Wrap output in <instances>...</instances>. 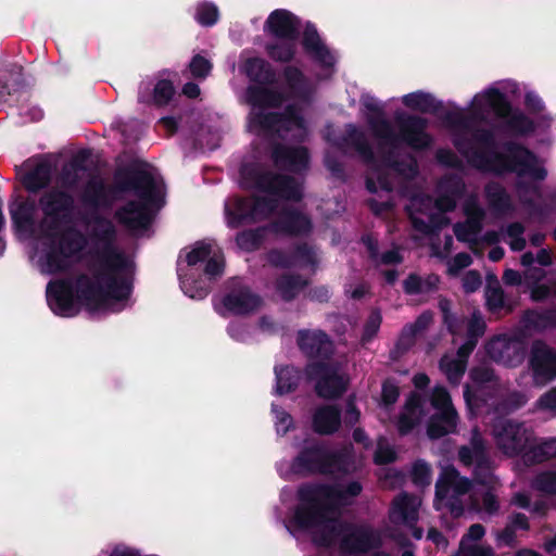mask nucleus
Segmentation results:
<instances>
[{
  "mask_svg": "<svg viewBox=\"0 0 556 556\" xmlns=\"http://www.w3.org/2000/svg\"><path fill=\"white\" fill-rule=\"evenodd\" d=\"M556 457V438H551L544 442L530 446L523 453L526 464H541Z\"/></svg>",
  "mask_w": 556,
  "mask_h": 556,
  "instance_id": "79ce46f5",
  "label": "nucleus"
},
{
  "mask_svg": "<svg viewBox=\"0 0 556 556\" xmlns=\"http://www.w3.org/2000/svg\"><path fill=\"white\" fill-rule=\"evenodd\" d=\"M47 237L49 241L45 244L40 263L42 271L49 275L68 271L72 267V258L87 245L84 233L73 225L67 226L61 232L51 231Z\"/></svg>",
  "mask_w": 556,
  "mask_h": 556,
  "instance_id": "1a4fd4ad",
  "label": "nucleus"
},
{
  "mask_svg": "<svg viewBox=\"0 0 556 556\" xmlns=\"http://www.w3.org/2000/svg\"><path fill=\"white\" fill-rule=\"evenodd\" d=\"M370 166L371 175H368L365 179L366 189L370 193H377L378 189L387 192L393 190V184L389 173L390 168H386L378 163L375 156L374 163H367Z\"/></svg>",
  "mask_w": 556,
  "mask_h": 556,
  "instance_id": "4c0bfd02",
  "label": "nucleus"
},
{
  "mask_svg": "<svg viewBox=\"0 0 556 556\" xmlns=\"http://www.w3.org/2000/svg\"><path fill=\"white\" fill-rule=\"evenodd\" d=\"M389 518L392 523L413 527L418 520L415 498L407 493L396 496L392 502Z\"/></svg>",
  "mask_w": 556,
  "mask_h": 556,
  "instance_id": "bb28decb",
  "label": "nucleus"
},
{
  "mask_svg": "<svg viewBox=\"0 0 556 556\" xmlns=\"http://www.w3.org/2000/svg\"><path fill=\"white\" fill-rule=\"evenodd\" d=\"M195 18L202 26H213L218 21V9L213 2H202L198 8Z\"/></svg>",
  "mask_w": 556,
  "mask_h": 556,
  "instance_id": "052dcab7",
  "label": "nucleus"
},
{
  "mask_svg": "<svg viewBox=\"0 0 556 556\" xmlns=\"http://www.w3.org/2000/svg\"><path fill=\"white\" fill-rule=\"evenodd\" d=\"M363 491L358 481H351L344 486L323 482H306L296 491L298 504L291 518L292 526L300 531H307L327 518L338 517L339 508L349 497H356Z\"/></svg>",
  "mask_w": 556,
  "mask_h": 556,
  "instance_id": "20e7f679",
  "label": "nucleus"
},
{
  "mask_svg": "<svg viewBox=\"0 0 556 556\" xmlns=\"http://www.w3.org/2000/svg\"><path fill=\"white\" fill-rule=\"evenodd\" d=\"M274 374L276 381L274 394L282 396L298 390L304 370L294 365H276L274 367Z\"/></svg>",
  "mask_w": 556,
  "mask_h": 556,
  "instance_id": "a878e982",
  "label": "nucleus"
},
{
  "mask_svg": "<svg viewBox=\"0 0 556 556\" xmlns=\"http://www.w3.org/2000/svg\"><path fill=\"white\" fill-rule=\"evenodd\" d=\"M299 351L308 362H331L336 345L321 329H299L295 334Z\"/></svg>",
  "mask_w": 556,
  "mask_h": 556,
  "instance_id": "dca6fc26",
  "label": "nucleus"
},
{
  "mask_svg": "<svg viewBox=\"0 0 556 556\" xmlns=\"http://www.w3.org/2000/svg\"><path fill=\"white\" fill-rule=\"evenodd\" d=\"M440 277L437 274H429L422 278L417 273H409L403 280V291L407 295L432 293L439 289Z\"/></svg>",
  "mask_w": 556,
  "mask_h": 556,
  "instance_id": "c9c22d12",
  "label": "nucleus"
},
{
  "mask_svg": "<svg viewBox=\"0 0 556 556\" xmlns=\"http://www.w3.org/2000/svg\"><path fill=\"white\" fill-rule=\"evenodd\" d=\"M496 437L500 446L509 455L525 453L529 444V435L525 426L511 419L501 424L496 430Z\"/></svg>",
  "mask_w": 556,
  "mask_h": 556,
  "instance_id": "412c9836",
  "label": "nucleus"
},
{
  "mask_svg": "<svg viewBox=\"0 0 556 556\" xmlns=\"http://www.w3.org/2000/svg\"><path fill=\"white\" fill-rule=\"evenodd\" d=\"M277 200L263 195H235L225 203L227 226L237 229L269 218L277 208Z\"/></svg>",
  "mask_w": 556,
  "mask_h": 556,
  "instance_id": "9b49d317",
  "label": "nucleus"
},
{
  "mask_svg": "<svg viewBox=\"0 0 556 556\" xmlns=\"http://www.w3.org/2000/svg\"><path fill=\"white\" fill-rule=\"evenodd\" d=\"M363 104L367 111L377 115L368 117V124L378 139L386 140L395 147L401 137L409 148L416 151L427 150L431 147L433 138L427 132L429 122L426 117L405 113L396 114L395 122L399 134H395L390 122L384 118L383 110L376 99L368 98Z\"/></svg>",
  "mask_w": 556,
  "mask_h": 556,
  "instance_id": "423d86ee",
  "label": "nucleus"
},
{
  "mask_svg": "<svg viewBox=\"0 0 556 556\" xmlns=\"http://www.w3.org/2000/svg\"><path fill=\"white\" fill-rule=\"evenodd\" d=\"M430 403L439 412L456 410L452 404L451 395L443 386H435L430 396Z\"/></svg>",
  "mask_w": 556,
  "mask_h": 556,
  "instance_id": "6e6d98bb",
  "label": "nucleus"
},
{
  "mask_svg": "<svg viewBox=\"0 0 556 556\" xmlns=\"http://www.w3.org/2000/svg\"><path fill=\"white\" fill-rule=\"evenodd\" d=\"M464 214L467 217L466 222H468L472 228L482 230L485 212L475 199L465 202Z\"/></svg>",
  "mask_w": 556,
  "mask_h": 556,
  "instance_id": "864d4df0",
  "label": "nucleus"
},
{
  "mask_svg": "<svg viewBox=\"0 0 556 556\" xmlns=\"http://www.w3.org/2000/svg\"><path fill=\"white\" fill-rule=\"evenodd\" d=\"M485 197L490 207L498 214H506L513 208L509 194L500 184L488 185L485 187Z\"/></svg>",
  "mask_w": 556,
  "mask_h": 556,
  "instance_id": "37998d69",
  "label": "nucleus"
},
{
  "mask_svg": "<svg viewBox=\"0 0 556 556\" xmlns=\"http://www.w3.org/2000/svg\"><path fill=\"white\" fill-rule=\"evenodd\" d=\"M36 203L33 199L15 200L9 205L13 228L17 232L30 230L35 224Z\"/></svg>",
  "mask_w": 556,
  "mask_h": 556,
  "instance_id": "cd10ccee",
  "label": "nucleus"
},
{
  "mask_svg": "<svg viewBox=\"0 0 556 556\" xmlns=\"http://www.w3.org/2000/svg\"><path fill=\"white\" fill-rule=\"evenodd\" d=\"M309 285L300 274L283 273L275 280V290L283 302H292Z\"/></svg>",
  "mask_w": 556,
  "mask_h": 556,
  "instance_id": "c85d7f7f",
  "label": "nucleus"
},
{
  "mask_svg": "<svg viewBox=\"0 0 556 556\" xmlns=\"http://www.w3.org/2000/svg\"><path fill=\"white\" fill-rule=\"evenodd\" d=\"M312 541L318 547L329 548L339 542L344 555H361L380 545V539L366 525H356L340 517L327 518L311 529Z\"/></svg>",
  "mask_w": 556,
  "mask_h": 556,
  "instance_id": "39448f33",
  "label": "nucleus"
},
{
  "mask_svg": "<svg viewBox=\"0 0 556 556\" xmlns=\"http://www.w3.org/2000/svg\"><path fill=\"white\" fill-rule=\"evenodd\" d=\"M124 193H132L139 201L130 200L117 208L115 219L128 230L148 229L152 222L149 206L157 199V186L153 175L137 164L117 167L111 185L101 177L88 179L81 192V202L87 207L110 210Z\"/></svg>",
  "mask_w": 556,
  "mask_h": 556,
  "instance_id": "f03ea898",
  "label": "nucleus"
},
{
  "mask_svg": "<svg viewBox=\"0 0 556 556\" xmlns=\"http://www.w3.org/2000/svg\"><path fill=\"white\" fill-rule=\"evenodd\" d=\"M529 366L536 384H546L556 379V350L543 340L531 344Z\"/></svg>",
  "mask_w": 556,
  "mask_h": 556,
  "instance_id": "a211bd4d",
  "label": "nucleus"
},
{
  "mask_svg": "<svg viewBox=\"0 0 556 556\" xmlns=\"http://www.w3.org/2000/svg\"><path fill=\"white\" fill-rule=\"evenodd\" d=\"M473 481L481 485H490L493 480L491 460L489 458L478 459L473 468Z\"/></svg>",
  "mask_w": 556,
  "mask_h": 556,
  "instance_id": "680f3d73",
  "label": "nucleus"
},
{
  "mask_svg": "<svg viewBox=\"0 0 556 556\" xmlns=\"http://www.w3.org/2000/svg\"><path fill=\"white\" fill-rule=\"evenodd\" d=\"M488 280H493L494 286L490 283L485 287V308L492 315L501 313L510 314L514 311V304L507 301L503 288L500 286L495 275H489Z\"/></svg>",
  "mask_w": 556,
  "mask_h": 556,
  "instance_id": "c756f323",
  "label": "nucleus"
},
{
  "mask_svg": "<svg viewBox=\"0 0 556 556\" xmlns=\"http://www.w3.org/2000/svg\"><path fill=\"white\" fill-rule=\"evenodd\" d=\"M180 287L184 293L193 300H203L210 293V288L202 278H193L182 268H178Z\"/></svg>",
  "mask_w": 556,
  "mask_h": 556,
  "instance_id": "a19ab883",
  "label": "nucleus"
},
{
  "mask_svg": "<svg viewBox=\"0 0 556 556\" xmlns=\"http://www.w3.org/2000/svg\"><path fill=\"white\" fill-rule=\"evenodd\" d=\"M342 422L341 409L333 404L317 407L312 417L313 431L319 435L336 433Z\"/></svg>",
  "mask_w": 556,
  "mask_h": 556,
  "instance_id": "b1692460",
  "label": "nucleus"
},
{
  "mask_svg": "<svg viewBox=\"0 0 556 556\" xmlns=\"http://www.w3.org/2000/svg\"><path fill=\"white\" fill-rule=\"evenodd\" d=\"M265 50L271 60L289 63L294 59L296 52L295 40H282L267 43Z\"/></svg>",
  "mask_w": 556,
  "mask_h": 556,
  "instance_id": "a18cd8bd",
  "label": "nucleus"
},
{
  "mask_svg": "<svg viewBox=\"0 0 556 556\" xmlns=\"http://www.w3.org/2000/svg\"><path fill=\"white\" fill-rule=\"evenodd\" d=\"M78 290L77 277L75 280L72 278L50 280L46 288V296L51 311L61 317H72L78 312L76 302L85 305L90 311H97L104 307L110 301H115L114 298L108 296L99 303H92L84 300Z\"/></svg>",
  "mask_w": 556,
  "mask_h": 556,
  "instance_id": "f8f14e48",
  "label": "nucleus"
},
{
  "mask_svg": "<svg viewBox=\"0 0 556 556\" xmlns=\"http://www.w3.org/2000/svg\"><path fill=\"white\" fill-rule=\"evenodd\" d=\"M242 186L279 199L300 202L303 198L302 186L289 175L264 170L255 163L242 164L240 167Z\"/></svg>",
  "mask_w": 556,
  "mask_h": 556,
  "instance_id": "9d476101",
  "label": "nucleus"
},
{
  "mask_svg": "<svg viewBox=\"0 0 556 556\" xmlns=\"http://www.w3.org/2000/svg\"><path fill=\"white\" fill-rule=\"evenodd\" d=\"M440 367L444 371L450 383L458 384L466 372L467 364L465 361H458L456 358L447 362L441 359Z\"/></svg>",
  "mask_w": 556,
  "mask_h": 556,
  "instance_id": "8fccbe9b",
  "label": "nucleus"
},
{
  "mask_svg": "<svg viewBox=\"0 0 556 556\" xmlns=\"http://www.w3.org/2000/svg\"><path fill=\"white\" fill-rule=\"evenodd\" d=\"M25 93V80L21 74L10 80L0 78V101L12 106L17 104Z\"/></svg>",
  "mask_w": 556,
  "mask_h": 556,
  "instance_id": "ea45409f",
  "label": "nucleus"
},
{
  "mask_svg": "<svg viewBox=\"0 0 556 556\" xmlns=\"http://www.w3.org/2000/svg\"><path fill=\"white\" fill-rule=\"evenodd\" d=\"M421 421V418L403 410L397 418L396 428L400 435L409 434Z\"/></svg>",
  "mask_w": 556,
  "mask_h": 556,
  "instance_id": "774afa93",
  "label": "nucleus"
},
{
  "mask_svg": "<svg viewBox=\"0 0 556 556\" xmlns=\"http://www.w3.org/2000/svg\"><path fill=\"white\" fill-rule=\"evenodd\" d=\"M269 232L268 224L256 228L241 230L236 235V244L244 252H255L263 245Z\"/></svg>",
  "mask_w": 556,
  "mask_h": 556,
  "instance_id": "e433bc0d",
  "label": "nucleus"
},
{
  "mask_svg": "<svg viewBox=\"0 0 556 556\" xmlns=\"http://www.w3.org/2000/svg\"><path fill=\"white\" fill-rule=\"evenodd\" d=\"M240 71L251 83L250 85H276L278 83L276 70L263 58H248Z\"/></svg>",
  "mask_w": 556,
  "mask_h": 556,
  "instance_id": "5701e85b",
  "label": "nucleus"
},
{
  "mask_svg": "<svg viewBox=\"0 0 556 556\" xmlns=\"http://www.w3.org/2000/svg\"><path fill=\"white\" fill-rule=\"evenodd\" d=\"M412 481L417 486H427L431 483V468L424 460H417L412 469Z\"/></svg>",
  "mask_w": 556,
  "mask_h": 556,
  "instance_id": "0e129e2a",
  "label": "nucleus"
},
{
  "mask_svg": "<svg viewBox=\"0 0 556 556\" xmlns=\"http://www.w3.org/2000/svg\"><path fill=\"white\" fill-rule=\"evenodd\" d=\"M402 103L406 108L420 113L439 114L443 110L442 101L437 100L431 93L421 90L403 96Z\"/></svg>",
  "mask_w": 556,
  "mask_h": 556,
  "instance_id": "f704fd0d",
  "label": "nucleus"
},
{
  "mask_svg": "<svg viewBox=\"0 0 556 556\" xmlns=\"http://www.w3.org/2000/svg\"><path fill=\"white\" fill-rule=\"evenodd\" d=\"M400 396V388L396 381L388 378L382 382L381 387V403L383 406L389 407L394 405Z\"/></svg>",
  "mask_w": 556,
  "mask_h": 556,
  "instance_id": "338daca9",
  "label": "nucleus"
},
{
  "mask_svg": "<svg viewBox=\"0 0 556 556\" xmlns=\"http://www.w3.org/2000/svg\"><path fill=\"white\" fill-rule=\"evenodd\" d=\"M269 33L278 39L296 40L298 25L293 15L286 10H275L266 21Z\"/></svg>",
  "mask_w": 556,
  "mask_h": 556,
  "instance_id": "393cba45",
  "label": "nucleus"
},
{
  "mask_svg": "<svg viewBox=\"0 0 556 556\" xmlns=\"http://www.w3.org/2000/svg\"><path fill=\"white\" fill-rule=\"evenodd\" d=\"M435 159L439 164L445 166L447 168L456 169L463 172L465 169V164L457 156L455 152L447 148H440L435 152Z\"/></svg>",
  "mask_w": 556,
  "mask_h": 556,
  "instance_id": "13d9d810",
  "label": "nucleus"
},
{
  "mask_svg": "<svg viewBox=\"0 0 556 556\" xmlns=\"http://www.w3.org/2000/svg\"><path fill=\"white\" fill-rule=\"evenodd\" d=\"M521 321L526 329L543 332L556 328V307L525 311Z\"/></svg>",
  "mask_w": 556,
  "mask_h": 556,
  "instance_id": "72a5a7b5",
  "label": "nucleus"
},
{
  "mask_svg": "<svg viewBox=\"0 0 556 556\" xmlns=\"http://www.w3.org/2000/svg\"><path fill=\"white\" fill-rule=\"evenodd\" d=\"M271 160L276 167L291 173L306 170L309 164V152L306 147H291L276 143L271 150Z\"/></svg>",
  "mask_w": 556,
  "mask_h": 556,
  "instance_id": "aec40b11",
  "label": "nucleus"
},
{
  "mask_svg": "<svg viewBox=\"0 0 556 556\" xmlns=\"http://www.w3.org/2000/svg\"><path fill=\"white\" fill-rule=\"evenodd\" d=\"M348 146L353 148L365 163L375 162V152L368 142L365 134L355 125L350 124L346 128L345 135L341 138L339 147Z\"/></svg>",
  "mask_w": 556,
  "mask_h": 556,
  "instance_id": "473e14b6",
  "label": "nucleus"
},
{
  "mask_svg": "<svg viewBox=\"0 0 556 556\" xmlns=\"http://www.w3.org/2000/svg\"><path fill=\"white\" fill-rule=\"evenodd\" d=\"M175 94V87L168 79H160L153 88V102L157 106L169 103Z\"/></svg>",
  "mask_w": 556,
  "mask_h": 556,
  "instance_id": "603ef678",
  "label": "nucleus"
},
{
  "mask_svg": "<svg viewBox=\"0 0 556 556\" xmlns=\"http://www.w3.org/2000/svg\"><path fill=\"white\" fill-rule=\"evenodd\" d=\"M472 106L470 115L464 114L463 111H445L441 115L447 127L471 134V138L465 135H455L453 138L454 147L468 163L477 168H492L498 174L515 173L519 177L544 180L547 170L538 165V156L530 149L521 143L507 141L504 144L505 152H498L495 132L492 129L472 127L475 121L484 119L482 110L475 102Z\"/></svg>",
  "mask_w": 556,
  "mask_h": 556,
  "instance_id": "f257e3e1",
  "label": "nucleus"
},
{
  "mask_svg": "<svg viewBox=\"0 0 556 556\" xmlns=\"http://www.w3.org/2000/svg\"><path fill=\"white\" fill-rule=\"evenodd\" d=\"M92 237L102 243V248L91 251L89 270L91 276L77 275L80 296L89 302L99 303L108 296L115 301H126L132 292V285L122 274L128 267V258L116 245V228L106 217L96 216Z\"/></svg>",
  "mask_w": 556,
  "mask_h": 556,
  "instance_id": "7ed1b4c3",
  "label": "nucleus"
},
{
  "mask_svg": "<svg viewBox=\"0 0 556 556\" xmlns=\"http://www.w3.org/2000/svg\"><path fill=\"white\" fill-rule=\"evenodd\" d=\"M382 323V316L379 309H372L367 317L361 337L362 343L370 342L378 333Z\"/></svg>",
  "mask_w": 556,
  "mask_h": 556,
  "instance_id": "5fc2aeb1",
  "label": "nucleus"
},
{
  "mask_svg": "<svg viewBox=\"0 0 556 556\" xmlns=\"http://www.w3.org/2000/svg\"><path fill=\"white\" fill-rule=\"evenodd\" d=\"M304 375L308 381H315V392L321 399L337 400L348 390L349 380L332 362H307Z\"/></svg>",
  "mask_w": 556,
  "mask_h": 556,
  "instance_id": "2eb2a0df",
  "label": "nucleus"
},
{
  "mask_svg": "<svg viewBox=\"0 0 556 556\" xmlns=\"http://www.w3.org/2000/svg\"><path fill=\"white\" fill-rule=\"evenodd\" d=\"M439 191L457 198L464 197L466 185L464 179L457 174L445 175L438 184Z\"/></svg>",
  "mask_w": 556,
  "mask_h": 556,
  "instance_id": "49530a36",
  "label": "nucleus"
},
{
  "mask_svg": "<svg viewBox=\"0 0 556 556\" xmlns=\"http://www.w3.org/2000/svg\"><path fill=\"white\" fill-rule=\"evenodd\" d=\"M225 270V258L220 249L214 250L210 257L205 261L203 269L208 280H217L223 276Z\"/></svg>",
  "mask_w": 556,
  "mask_h": 556,
  "instance_id": "09e8293b",
  "label": "nucleus"
},
{
  "mask_svg": "<svg viewBox=\"0 0 556 556\" xmlns=\"http://www.w3.org/2000/svg\"><path fill=\"white\" fill-rule=\"evenodd\" d=\"M267 263L275 268L290 269L293 268L292 251H286L279 248H273L266 253Z\"/></svg>",
  "mask_w": 556,
  "mask_h": 556,
  "instance_id": "3c124183",
  "label": "nucleus"
},
{
  "mask_svg": "<svg viewBox=\"0 0 556 556\" xmlns=\"http://www.w3.org/2000/svg\"><path fill=\"white\" fill-rule=\"evenodd\" d=\"M293 267H309L316 271L319 258L314 245L307 242H298L291 245Z\"/></svg>",
  "mask_w": 556,
  "mask_h": 556,
  "instance_id": "58836bf2",
  "label": "nucleus"
},
{
  "mask_svg": "<svg viewBox=\"0 0 556 556\" xmlns=\"http://www.w3.org/2000/svg\"><path fill=\"white\" fill-rule=\"evenodd\" d=\"M222 304L226 311L235 316H247L262 306L263 299L253 292L249 286L236 282L224 294Z\"/></svg>",
  "mask_w": 556,
  "mask_h": 556,
  "instance_id": "6ab92c4d",
  "label": "nucleus"
},
{
  "mask_svg": "<svg viewBox=\"0 0 556 556\" xmlns=\"http://www.w3.org/2000/svg\"><path fill=\"white\" fill-rule=\"evenodd\" d=\"M45 224L49 231H59L75 220V199L68 191L58 187L45 190L38 199Z\"/></svg>",
  "mask_w": 556,
  "mask_h": 556,
  "instance_id": "ddd939ff",
  "label": "nucleus"
},
{
  "mask_svg": "<svg viewBox=\"0 0 556 556\" xmlns=\"http://www.w3.org/2000/svg\"><path fill=\"white\" fill-rule=\"evenodd\" d=\"M288 94L273 88L274 85H249L245 88V102L252 108L266 110L279 109L289 99H295L309 105L314 101L316 87L296 66L287 65L282 71Z\"/></svg>",
  "mask_w": 556,
  "mask_h": 556,
  "instance_id": "0eeeda50",
  "label": "nucleus"
},
{
  "mask_svg": "<svg viewBox=\"0 0 556 556\" xmlns=\"http://www.w3.org/2000/svg\"><path fill=\"white\" fill-rule=\"evenodd\" d=\"M486 105L504 121L503 128L513 136H528L535 130L534 122L521 110L515 109L507 96L497 88L488 89L484 94Z\"/></svg>",
  "mask_w": 556,
  "mask_h": 556,
  "instance_id": "4468645a",
  "label": "nucleus"
},
{
  "mask_svg": "<svg viewBox=\"0 0 556 556\" xmlns=\"http://www.w3.org/2000/svg\"><path fill=\"white\" fill-rule=\"evenodd\" d=\"M51 179L52 165L48 161H42L25 173L22 184L29 193H37L49 187Z\"/></svg>",
  "mask_w": 556,
  "mask_h": 556,
  "instance_id": "2f4dec72",
  "label": "nucleus"
},
{
  "mask_svg": "<svg viewBox=\"0 0 556 556\" xmlns=\"http://www.w3.org/2000/svg\"><path fill=\"white\" fill-rule=\"evenodd\" d=\"M271 233L290 238L308 237L313 231L311 217L295 207H285L268 223Z\"/></svg>",
  "mask_w": 556,
  "mask_h": 556,
  "instance_id": "f3484780",
  "label": "nucleus"
},
{
  "mask_svg": "<svg viewBox=\"0 0 556 556\" xmlns=\"http://www.w3.org/2000/svg\"><path fill=\"white\" fill-rule=\"evenodd\" d=\"M253 123L264 130H274L282 125V115L280 112H258L253 116Z\"/></svg>",
  "mask_w": 556,
  "mask_h": 556,
  "instance_id": "bf43d9fd",
  "label": "nucleus"
},
{
  "mask_svg": "<svg viewBox=\"0 0 556 556\" xmlns=\"http://www.w3.org/2000/svg\"><path fill=\"white\" fill-rule=\"evenodd\" d=\"M212 243L205 240L197 241L192 249L186 254V263L190 268H194L199 264L205 263L213 252Z\"/></svg>",
  "mask_w": 556,
  "mask_h": 556,
  "instance_id": "de8ad7c7",
  "label": "nucleus"
},
{
  "mask_svg": "<svg viewBox=\"0 0 556 556\" xmlns=\"http://www.w3.org/2000/svg\"><path fill=\"white\" fill-rule=\"evenodd\" d=\"M532 490L548 496L556 495V469L541 470L530 481Z\"/></svg>",
  "mask_w": 556,
  "mask_h": 556,
  "instance_id": "c03bdc74",
  "label": "nucleus"
},
{
  "mask_svg": "<svg viewBox=\"0 0 556 556\" xmlns=\"http://www.w3.org/2000/svg\"><path fill=\"white\" fill-rule=\"evenodd\" d=\"M458 421L456 410L438 412L427 422V435L431 440L441 439L455 431Z\"/></svg>",
  "mask_w": 556,
  "mask_h": 556,
  "instance_id": "7c9ffc66",
  "label": "nucleus"
},
{
  "mask_svg": "<svg viewBox=\"0 0 556 556\" xmlns=\"http://www.w3.org/2000/svg\"><path fill=\"white\" fill-rule=\"evenodd\" d=\"M302 47L305 53L324 68L334 66L336 60L328 47L321 41L317 29L307 25L303 38Z\"/></svg>",
  "mask_w": 556,
  "mask_h": 556,
  "instance_id": "4be33fe9",
  "label": "nucleus"
},
{
  "mask_svg": "<svg viewBox=\"0 0 556 556\" xmlns=\"http://www.w3.org/2000/svg\"><path fill=\"white\" fill-rule=\"evenodd\" d=\"M188 67L193 78L205 79L211 74L213 64L203 55L195 54L192 56Z\"/></svg>",
  "mask_w": 556,
  "mask_h": 556,
  "instance_id": "4d7b16f0",
  "label": "nucleus"
},
{
  "mask_svg": "<svg viewBox=\"0 0 556 556\" xmlns=\"http://www.w3.org/2000/svg\"><path fill=\"white\" fill-rule=\"evenodd\" d=\"M391 170L395 172L399 176L413 179L418 174V164L413 155L408 156V160H396L393 162Z\"/></svg>",
  "mask_w": 556,
  "mask_h": 556,
  "instance_id": "e2e57ef3",
  "label": "nucleus"
},
{
  "mask_svg": "<svg viewBox=\"0 0 556 556\" xmlns=\"http://www.w3.org/2000/svg\"><path fill=\"white\" fill-rule=\"evenodd\" d=\"M486 329V324L482 318L480 312L476 311L472 313L468 325L466 338L479 342V339L483 337Z\"/></svg>",
  "mask_w": 556,
  "mask_h": 556,
  "instance_id": "69168bd1",
  "label": "nucleus"
},
{
  "mask_svg": "<svg viewBox=\"0 0 556 556\" xmlns=\"http://www.w3.org/2000/svg\"><path fill=\"white\" fill-rule=\"evenodd\" d=\"M353 458L345 451H331L324 442L305 441L291 462V469L300 476L345 475L350 471Z\"/></svg>",
  "mask_w": 556,
  "mask_h": 556,
  "instance_id": "6e6552de",
  "label": "nucleus"
}]
</instances>
